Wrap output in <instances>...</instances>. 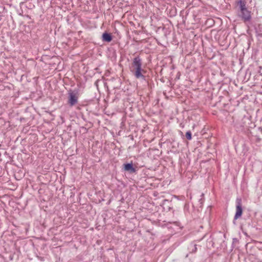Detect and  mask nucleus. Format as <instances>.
Returning <instances> with one entry per match:
<instances>
[{"instance_id":"ddd939ff","label":"nucleus","mask_w":262,"mask_h":262,"mask_svg":"<svg viewBox=\"0 0 262 262\" xmlns=\"http://www.w3.org/2000/svg\"><path fill=\"white\" fill-rule=\"evenodd\" d=\"M199 202H200V207H201V206L202 205L203 202H204V199L203 198H201L199 200Z\"/></svg>"},{"instance_id":"1a4fd4ad","label":"nucleus","mask_w":262,"mask_h":262,"mask_svg":"<svg viewBox=\"0 0 262 262\" xmlns=\"http://www.w3.org/2000/svg\"><path fill=\"white\" fill-rule=\"evenodd\" d=\"M185 137L188 140L192 139V134L190 130H188L185 134Z\"/></svg>"},{"instance_id":"6ab92c4d","label":"nucleus","mask_w":262,"mask_h":262,"mask_svg":"<svg viewBox=\"0 0 262 262\" xmlns=\"http://www.w3.org/2000/svg\"><path fill=\"white\" fill-rule=\"evenodd\" d=\"M166 202L168 203V201L167 200H165L164 201V202Z\"/></svg>"},{"instance_id":"7ed1b4c3","label":"nucleus","mask_w":262,"mask_h":262,"mask_svg":"<svg viewBox=\"0 0 262 262\" xmlns=\"http://www.w3.org/2000/svg\"><path fill=\"white\" fill-rule=\"evenodd\" d=\"M236 212L234 216L233 223L235 224V221L242 217L243 212L242 200L241 198H237L235 201Z\"/></svg>"},{"instance_id":"6e6552de","label":"nucleus","mask_w":262,"mask_h":262,"mask_svg":"<svg viewBox=\"0 0 262 262\" xmlns=\"http://www.w3.org/2000/svg\"><path fill=\"white\" fill-rule=\"evenodd\" d=\"M197 245L194 244V243H192L189 247V250L190 252L191 253H195L197 251Z\"/></svg>"},{"instance_id":"9d476101","label":"nucleus","mask_w":262,"mask_h":262,"mask_svg":"<svg viewBox=\"0 0 262 262\" xmlns=\"http://www.w3.org/2000/svg\"><path fill=\"white\" fill-rule=\"evenodd\" d=\"M247 226L248 228H252L254 227L253 223L252 220L250 219L247 222Z\"/></svg>"},{"instance_id":"f3484780","label":"nucleus","mask_w":262,"mask_h":262,"mask_svg":"<svg viewBox=\"0 0 262 262\" xmlns=\"http://www.w3.org/2000/svg\"><path fill=\"white\" fill-rule=\"evenodd\" d=\"M249 134H250L251 136H254V135H253V133H252V132H249Z\"/></svg>"},{"instance_id":"a211bd4d","label":"nucleus","mask_w":262,"mask_h":262,"mask_svg":"<svg viewBox=\"0 0 262 262\" xmlns=\"http://www.w3.org/2000/svg\"><path fill=\"white\" fill-rule=\"evenodd\" d=\"M82 128L84 129L85 130H86V128L85 127H82Z\"/></svg>"},{"instance_id":"aec40b11","label":"nucleus","mask_w":262,"mask_h":262,"mask_svg":"<svg viewBox=\"0 0 262 262\" xmlns=\"http://www.w3.org/2000/svg\"><path fill=\"white\" fill-rule=\"evenodd\" d=\"M202 196H204V194H203V193H202Z\"/></svg>"},{"instance_id":"dca6fc26","label":"nucleus","mask_w":262,"mask_h":262,"mask_svg":"<svg viewBox=\"0 0 262 262\" xmlns=\"http://www.w3.org/2000/svg\"><path fill=\"white\" fill-rule=\"evenodd\" d=\"M180 135H181V136H183V133L182 132L180 131Z\"/></svg>"},{"instance_id":"423d86ee","label":"nucleus","mask_w":262,"mask_h":262,"mask_svg":"<svg viewBox=\"0 0 262 262\" xmlns=\"http://www.w3.org/2000/svg\"><path fill=\"white\" fill-rule=\"evenodd\" d=\"M101 39L103 42H110L113 39V36L111 33L105 31L102 34Z\"/></svg>"},{"instance_id":"4468645a","label":"nucleus","mask_w":262,"mask_h":262,"mask_svg":"<svg viewBox=\"0 0 262 262\" xmlns=\"http://www.w3.org/2000/svg\"><path fill=\"white\" fill-rule=\"evenodd\" d=\"M258 130H259L260 131V132L262 133V127H259L258 128Z\"/></svg>"},{"instance_id":"f8f14e48","label":"nucleus","mask_w":262,"mask_h":262,"mask_svg":"<svg viewBox=\"0 0 262 262\" xmlns=\"http://www.w3.org/2000/svg\"><path fill=\"white\" fill-rule=\"evenodd\" d=\"M170 13H171V15H170L171 16H175L177 14L176 9H171L170 10Z\"/></svg>"},{"instance_id":"2eb2a0df","label":"nucleus","mask_w":262,"mask_h":262,"mask_svg":"<svg viewBox=\"0 0 262 262\" xmlns=\"http://www.w3.org/2000/svg\"><path fill=\"white\" fill-rule=\"evenodd\" d=\"M256 140L257 142H259L260 141V139L258 137L257 138Z\"/></svg>"},{"instance_id":"f257e3e1","label":"nucleus","mask_w":262,"mask_h":262,"mask_svg":"<svg viewBox=\"0 0 262 262\" xmlns=\"http://www.w3.org/2000/svg\"><path fill=\"white\" fill-rule=\"evenodd\" d=\"M142 59L139 55L136 56L131 64L130 71L137 79H141L148 82L149 76L146 75L147 71L142 68Z\"/></svg>"},{"instance_id":"20e7f679","label":"nucleus","mask_w":262,"mask_h":262,"mask_svg":"<svg viewBox=\"0 0 262 262\" xmlns=\"http://www.w3.org/2000/svg\"><path fill=\"white\" fill-rule=\"evenodd\" d=\"M68 104L70 106L75 105L78 102L77 93L72 90H70L68 93Z\"/></svg>"},{"instance_id":"39448f33","label":"nucleus","mask_w":262,"mask_h":262,"mask_svg":"<svg viewBox=\"0 0 262 262\" xmlns=\"http://www.w3.org/2000/svg\"><path fill=\"white\" fill-rule=\"evenodd\" d=\"M239 17L244 21V23L250 21L251 19V11L248 10L245 11L240 12Z\"/></svg>"},{"instance_id":"9b49d317","label":"nucleus","mask_w":262,"mask_h":262,"mask_svg":"<svg viewBox=\"0 0 262 262\" xmlns=\"http://www.w3.org/2000/svg\"><path fill=\"white\" fill-rule=\"evenodd\" d=\"M237 243H238V239L237 238H233L232 239V248H235L236 246V244Z\"/></svg>"},{"instance_id":"0eeeda50","label":"nucleus","mask_w":262,"mask_h":262,"mask_svg":"<svg viewBox=\"0 0 262 262\" xmlns=\"http://www.w3.org/2000/svg\"><path fill=\"white\" fill-rule=\"evenodd\" d=\"M247 0H239L237 2V5L239 6V9L240 12L245 11L247 10L246 7Z\"/></svg>"},{"instance_id":"f03ea898","label":"nucleus","mask_w":262,"mask_h":262,"mask_svg":"<svg viewBox=\"0 0 262 262\" xmlns=\"http://www.w3.org/2000/svg\"><path fill=\"white\" fill-rule=\"evenodd\" d=\"M139 170L137 164H133L131 161L129 163L126 162L123 164L121 170L123 172H127L129 174H137Z\"/></svg>"}]
</instances>
